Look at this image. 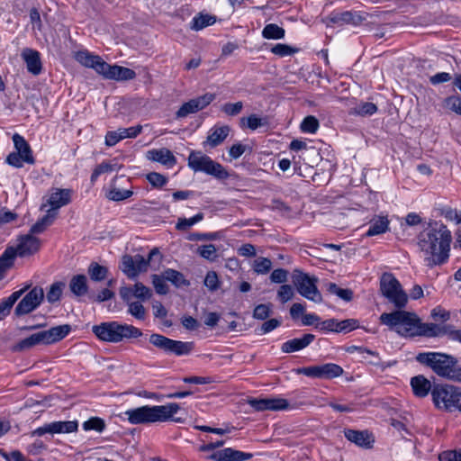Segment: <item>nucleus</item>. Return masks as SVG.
Returning a JSON list of instances; mask_svg holds the SVG:
<instances>
[{
  "mask_svg": "<svg viewBox=\"0 0 461 461\" xmlns=\"http://www.w3.org/2000/svg\"><path fill=\"white\" fill-rule=\"evenodd\" d=\"M417 240L426 266L433 267L447 261L452 234L445 224L429 226L418 235Z\"/></svg>",
  "mask_w": 461,
  "mask_h": 461,
  "instance_id": "obj_1",
  "label": "nucleus"
},
{
  "mask_svg": "<svg viewBox=\"0 0 461 461\" xmlns=\"http://www.w3.org/2000/svg\"><path fill=\"white\" fill-rule=\"evenodd\" d=\"M180 410L176 402H170L166 405H145L125 411L127 420L131 424H147L155 422H165L172 420L176 423H184L185 420L174 415Z\"/></svg>",
  "mask_w": 461,
  "mask_h": 461,
  "instance_id": "obj_2",
  "label": "nucleus"
},
{
  "mask_svg": "<svg viewBox=\"0 0 461 461\" xmlns=\"http://www.w3.org/2000/svg\"><path fill=\"white\" fill-rule=\"evenodd\" d=\"M416 360L431 368L438 376L461 383V366L453 356L440 352H421L416 356Z\"/></svg>",
  "mask_w": 461,
  "mask_h": 461,
  "instance_id": "obj_3",
  "label": "nucleus"
},
{
  "mask_svg": "<svg viewBox=\"0 0 461 461\" xmlns=\"http://www.w3.org/2000/svg\"><path fill=\"white\" fill-rule=\"evenodd\" d=\"M76 59L83 66L95 69L107 79L130 80L136 77V73L132 69L117 65L111 66L101 57L93 55L87 50L77 52Z\"/></svg>",
  "mask_w": 461,
  "mask_h": 461,
  "instance_id": "obj_4",
  "label": "nucleus"
},
{
  "mask_svg": "<svg viewBox=\"0 0 461 461\" xmlns=\"http://www.w3.org/2000/svg\"><path fill=\"white\" fill-rule=\"evenodd\" d=\"M92 331L100 340L110 343H118L124 339H137L142 336V331L139 328L115 321L94 325Z\"/></svg>",
  "mask_w": 461,
  "mask_h": 461,
  "instance_id": "obj_5",
  "label": "nucleus"
},
{
  "mask_svg": "<svg viewBox=\"0 0 461 461\" xmlns=\"http://www.w3.org/2000/svg\"><path fill=\"white\" fill-rule=\"evenodd\" d=\"M382 324L389 327L402 337L413 338L417 330L418 319L416 313L397 310L392 312H384L380 315Z\"/></svg>",
  "mask_w": 461,
  "mask_h": 461,
  "instance_id": "obj_6",
  "label": "nucleus"
},
{
  "mask_svg": "<svg viewBox=\"0 0 461 461\" xmlns=\"http://www.w3.org/2000/svg\"><path fill=\"white\" fill-rule=\"evenodd\" d=\"M68 324L59 325L46 330L32 334L20 340L13 347V351L19 352L30 349L37 345H50L63 339L70 332Z\"/></svg>",
  "mask_w": 461,
  "mask_h": 461,
  "instance_id": "obj_7",
  "label": "nucleus"
},
{
  "mask_svg": "<svg viewBox=\"0 0 461 461\" xmlns=\"http://www.w3.org/2000/svg\"><path fill=\"white\" fill-rule=\"evenodd\" d=\"M436 408L446 411H461V388L451 384H436L431 392Z\"/></svg>",
  "mask_w": 461,
  "mask_h": 461,
  "instance_id": "obj_8",
  "label": "nucleus"
},
{
  "mask_svg": "<svg viewBox=\"0 0 461 461\" xmlns=\"http://www.w3.org/2000/svg\"><path fill=\"white\" fill-rule=\"evenodd\" d=\"M188 167L195 172H204L220 180L227 179L230 176L229 172L222 165L199 151L190 152Z\"/></svg>",
  "mask_w": 461,
  "mask_h": 461,
  "instance_id": "obj_9",
  "label": "nucleus"
},
{
  "mask_svg": "<svg viewBox=\"0 0 461 461\" xmlns=\"http://www.w3.org/2000/svg\"><path fill=\"white\" fill-rule=\"evenodd\" d=\"M380 290L384 297L396 308H403L408 301L406 293L399 281L390 273H384L380 279Z\"/></svg>",
  "mask_w": 461,
  "mask_h": 461,
  "instance_id": "obj_10",
  "label": "nucleus"
},
{
  "mask_svg": "<svg viewBox=\"0 0 461 461\" xmlns=\"http://www.w3.org/2000/svg\"><path fill=\"white\" fill-rule=\"evenodd\" d=\"M149 343L165 353L177 357L189 355L194 348V342L175 340L158 333L149 336Z\"/></svg>",
  "mask_w": 461,
  "mask_h": 461,
  "instance_id": "obj_11",
  "label": "nucleus"
},
{
  "mask_svg": "<svg viewBox=\"0 0 461 461\" xmlns=\"http://www.w3.org/2000/svg\"><path fill=\"white\" fill-rule=\"evenodd\" d=\"M316 277H311L309 275L300 271L294 270L293 274V283L296 287L298 293L308 300L314 303H321L322 296L319 292L316 283Z\"/></svg>",
  "mask_w": 461,
  "mask_h": 461,
  "instance_id": "obj_12",
  "label": "nucleus"
},
{
  "mask_svg": "<svg viewBox=\"0 0 461 461\" xmlns=\"http://www.w3.org/2000/svg\"><path fill=\"white\" fill-rule=\"evenodd\" d=\"M158 254V249L155 248L149 252L148 259L140 254L124 255L122 259V270L129 278H135L140 272L147 270L149 260Z\"/></svg>",
  "mask_w": 461,
  "mask_h": 461,
  "instance_id": "obj_13",
  "label": "nucleus"
},
{
  "mask_svg": "<svg viewBox=\"0 0 461 461\" xmlns=\"http://www.w3.org/2000/svg\"><path fill=\"white\" fill-rule=\"evenodd\" d=\"M299 375L319 379H333L343 375V368L334 363L301 367L296 370Z\"/></svg>",
  "mask_w": 461,
  "mask_h": 461,
  "instance_id": "obj_14",
  "label": "nucleus"
},
{
  "mask_svg": "<svg viewBox=\"0 0 461 461\" xmlns=\"http://www.w3.org/2000/svg\"><path fill=\"white\" fill-rule=\"evenodd\" d=\"M43 298V289L39 286L33 287L16 305L15 314L22 316L32 312L41 303Z\"/></svg>",
  "mask_w": 461,
  "mask_h": 461,
  "instance_id": "obj_15",
  "label": "nucleus"
},
{
  "mask_svg": "<svg viewBox=\"0 0 461 461\" xmlns=\"http://www.w3.org/2000/svg\"><path fill=\"white\" fill-rule=\"evenodd\" d=\"M78 429V423L77 420H65V421H53L45 424L42 427L37 428L32 431L31 435L43 436L46 433L50 434H61V433H71L77 431Z\"/></svg>",
  "mask_w": 461,
  "mask_h": 461,
  "instance_id": "obj_16",
  "label": "nucleus"
},
{
  "mask_svg": "<svg viewBox=\"0 0 461 461\" xmlns=\"http://www.w3.org/2000/svg\"><path fill=\"white\" fill-rule=\"evenodd\" d=\"M455 328L451 325H438L436 323H423L420 319H418L417 330L415 332V337L417 336H424V337H441L447 336L449 339H451V333L455 332Z\"/></svg>",
  "mask_w": 461,
  "mask_h": 461,
  "instance_id": "obj_17",
  "label": "nucleus"
},
{
  "mask_svg": "<svg viewBox=\"0 0 461 461\" xmlns=\"http://www.w3.org/2000/svg\"><path fill=\"white\" fill-rule=\"evenodd\" d=\"M366 19V15L365 13L354 12V11H345L342 13L331 14L327 18V25L329 26L330 23L338 24L339 26H343L345 24H352V25H359Z\"/></svg>",
  "mask_w": 461,
  "mask_h": 461,
  "instance_id": "obj_18",
  "label": "nucleus"
},
{
  "mask_svg": "<svg viewBox=\"0 0 461 461\" xmlns=\"http://www.w3.org/2000/svg\"><path fill=\"white\" fill-rule=\"evenodd\" d=\"M71 194L72 191L70 189H53L50 194L46 203H42L41 209L46 206H50V210H53L57 212L59 208L68 204L71 202Z\"/></svg>",
  "mask_w": 461,
  "mask_h": 461,
  "instance_id": "obj_19",
  "label": "nucleus"
},
{
  "mask_svg": "<svg viewBox=\"0 0 461 461\" xmlns=\"http://www.w3.org/2000/svg\"><path fill=\"white\" fill-rule=\"evenodd\" d=\"M142 131L141 125L130 128H119L116 131H108L105 135V144L109 147L116 145L120 140L126 138H136Z\"/></svg>",
  "mask_w": 461,
  "mask_h": 461,
  "instance_id": "obj_20",
  "label": "nucleus"
},
{
  "mask_svg": "<svg viewBox=\"0 0 461 461\" xmlns=\"http://www.w3.org/2000/svg\"><path fill=\"white\" fill-rule=\"evenodd\" d=\"M344 436L348 441L366 449L372 448L375 442L374 437L367 430L345 429Z\"/></svg>",
  "mask_w": 461,
  "mask_h": 461,
  "instance_id": "obj_21",
  "label": "nucleus"
},
{
  "mask_svg": "<svg viewBox=\"0 0 461 461\" xmlns=\"http://www.w3.org/2000/svg\"><path fill=\"white\" fill-rule=\"evenodd\" d=\"M252 456L250 453L227 447L214 452L210 458L214 461H245L250 459Z\"/></svg>",
  "mask_w": 461,
  "mask_h": 461,
  "instance_id": "obj_22",
  "label": "nucleus"
},
{
  "mask_svg": "<svg viewBox=\"0 0 461 461\" xmlns=\"http://www.w3.org/2000/svg\"><path fill=\"white\" fill-rule=\"evenodd\" d=\"M41 248V240L32 235H26L21 238L20 242L15 249L16 257H27L36 253Z\"/></svg>",
  "mask_w": 461,
  "mask_h": 461,
  "instance_id": "obj_23",
  "label": "nucleus"
},
{
  "mask_svg": "<svg viewBox=\"0 0 461 461\" xmlns=\"http://www.w3.org/2000/svg\"><path fill=\"white\" fill-rule=\"evenodd\" d=\"M22 58L23 59L27 70L34 76L41 74L42 70V65L41 61L40 53L32 49H24L22 52Z\"/></svg>",
  "mask_w": 461,
  "mask_h": 461,
  "instance_id": "obj_24",
  "label": "nucleus"
},
{
  "mask_svg": "<svg viewBox=\"0 0 461 461\" xmlns=\"http://www.w3.org/2000/svg\"><path fill=\"white\" fill-rule=\"evenodd\" d=\"M147 158L151 161L159 162L167 167H173L176 163V158L173 153L166 148L154 149L147 152Z\"/></svg>",
  "mask_w": 461,
  "mask_h": 461,
  "instance_id": "obj_25",
  "label": "nucleus"
},
{
  "mask_svg": "<svg viewBox=\"0 0 461 461\" xmlns=\"http://www.w3.org/2000/svg\"><path fill=\"white\" fill-rule=\"evenodd\" d=\"M315 339L311 333L304 334L302 338H295L283 343L281 349L284 353H293L308 347Z\"/></svg>",
  "mask_w": 461,
  "mask_h": 461,
  "instance_id": "obj_26",
  "label": "nucleus"
},
{
  "mask_svg": "<svg viewBox=\"0 0 461 461\" xmlns=\"http://www.w3.org/2000/svg\"><path fill=\"white\" fill-rule=\"evenodd\" d=\"M230 128L227 125L212 127L207 136L203 145H209L211 148H215L221 144L228 137Z\"/></svg>",
  "mask_w": 461,
  "mask_h": 461,
  "instance_id": "obj_27",
  "label": "nucleus"
},
{
  "mask_svg": "<svg viewBox=\"0 0 461 461\" xmlns=\"http://www.w3.org/2000/svg\"><path fill=\"white\" fill-rule=\"evenodd\" d=\"M13 141L16 152L22 155L23 161L27 164H34L35 160L32 156V149L25 139L20 134L15 133L13 136Z\"/></svg>",
  "mask_w": 461,
  "mask_h": 461,
  "instance_id": "obj_28",
  "label": "nucleus"
},
{
  "mask_svg": "<svg viewBox=\"0 0 461 461\" xmlns=\"http://www.w3.org/2000/svg\"><path fill=\"white\" fill-rule=\"evenodd\" d=\"M411 386L415 396L423 398L432 392L433 387L429 379L423 375H417L411 379Z\"/></svg>",
  "mask_w": 461,
  "mask_h": 461,
  "instance_id": "obj_29",
  "label": "nucleus"
},
{
  "mask_svg": "<svg viewBox=\"0 0 461 461\" xmlns=\"http://www.w3.org/2000/svg\"><path fill=\"white\" fill-rule=\"evenodd\" d=\"M16 250L13 247L7 248L0 256V280L5 278L7 271L14 265Z\"/></svg>",
  "mask_w": 461,
  "mask_h": 461,
  "instance_id": "obj_30",
  "label": "nucleus"
},
{
  "mask_svg": "<svg viewBox=\"0 0 461 461\" xmlns=\"http://www.w3.org/2000/svg\"><path fill=\"white\" fill-rule=\"evenodd\" d=\"M69 289L76 296H83L88 292L87 278L85 275L74 276L69 282Z\"/></svg>",
  "mask_w": 461,
  "mask_h": 461,
  "instance_id": "obj_31",
  "label": "nucleus"
},
{
  "mask_svg": "<svg viewBox=\"0 0 461 461\" xmlns=\"http://www.w3.org/2000/svg\"><path fill=\"white\" fill-rule=\"evenodd\" d=\"M389 228V220L386 216H377L371 220L370 226L366 231V236H375L387 231Z\"/></svg>",
  "mask_w": 461,
  "mask_h": 461,
  "instance_id": "obj_32",
  "label": "nucleus"
},
{
  "mask_svg": "<svg viewBox=\"0 0 461 461\" xmlns=\"http://www.w3.org/2000/svg\"><path fill=\"white\" fill-rule=\"evenodd\" d=\"M26 289L27 287L14 292L9 297H7L0 303V321L5 319L10 313L12 307L22 296V294L25 292Z\"/></svg>",
  "mask_w": 461,
  "mask_h": 461,
  "instance_id": "obj_33",
  "label": "nucleus"
},
{
  "mask_svg": "<svg viewBox=\"0 0 461 461\" xmlns=\"http://www.w3.org/2000/svg\"><path fill=\"white\" fill-rule=\"evenodd\" d=\"M163 273L167 281L172 283L176 287L188 286L190 285V282L177 270L167 268Z\"/></svg>",
  "mask_w": 461,
  "mask_h": 461,
  "instance_id": "obj_34",
  "label": "nucleus"
},
{
  "mask_svg": "<svg viewBox=\"0 0 461 461\" xmlns=\"http://www.w3.org/2000/svg\"><path fill=\"white\" fill-rule=\"evenodd\" d=\"M87 273L92 281L101 282L106 279L108 268L104 266H101L97 262H91L87 268Z\"/></svg>",
  "mask_w": 461,
  "mask_h": 461,
  "instance_id": "obj_35",
  "label": "nucleus"
},
{
  "mask_svg": "<svg viewBox=\"0 0 461 461\" xmlns=\"http://www.w3.org/2000/svg\"><path fill=\"white\" fill-rule=\"evenodd\" d=\"M267 123L266 118H260L257 114H251L249 117H242L240 119V127L249 128L255 131Z\"/></svg>",
  "mask_w": 461,
  "mask_h": 461,
  "instance_id": "obj_36",
  "label": "nucleus"
},
{
  "mask_svg": "<svg viewBox=\"0 0 461 461\" xmlns=\"http://www.w3.org/2000/svg\"><path fill=\"white\" fill-rule=\"evenodd\" d=\"M215 21L216 19L214 16L201 14L193 18L191 29L194 31H200L209 25L213 24Z\"/></svg>",
  "mask_w": 461,
  "mask_h": 461,
  "instance_id": "obj_37",
  "label": "nucleus"
},
{
  "mask_svg": "<svg viewBox=\"0 0 461 461\" xmlns=\"http://www.w3.org/2000/svg\"><path fill=\"white\" fill-rule=\"evenodd\" d=\"M262 36L268 40H280L285 37V30L276 23H269L263 29Z\"/></svg>",
  "mask_w": 461,
  "mask_h": 461,
  "instance_id": "obj_38",
  "label": "nucleus"
},
{
  "mask_svg": "<svg viewBox=\"0 0 461 461\" xmlns=\"http://www.w3.org/2000/svg\"><path fill=\"white\" fill-rule=\"evenodd\" d=\"M197 254L211 262H214L218 258L217 249L213 244L199 246L197 249Z\"/></svg>",
  "mask_w": 461,
  "mask_h": 461,
  "instance_id": "obj_39",
  "label": "nucleus"
},
{
  "mask_svg": "<svg viewBox=\"0 0 461 461\" xmlns=\"http://www.w3.org/2000/svg\"><path fill=\"white\" fill-rule=\"evenodd\" d=\"M64 287L65 283L63 282L53 283L47 292L48 302L50 303L58 302L61 297Z\"/></svg>",
  "mask_w": 461,
  "mask_h": 461,
  "instance_id": "obj_40",
  "label": "nucleus"
},
{
  "mask_svg": "<svg viewBox=\"0 0 461 461\" xmlns=\"http://www.w3.org/2000/svg\"><path fill=\"white\" fill-rule=\"evenodd\" d=\"M327 290L346 302H349L353 298V292L350 289L340 288L335 283H330Z\"/></svg>",
  "mask_w": 461,
  "mask_h": 461,
  "instance_id": "obj_41",
  "label": "nucleus"
},
{
  "mask_svg": "<svg viewBox=\"0 0 461 461\" xmlns=\"http://www.w3.org/2000/svg\"><path fill=\"white\" fill-rule=\"evenodd\" d=\"M272 268V262L267 258H258L253 263V270L258 275L267 274Z\"/></svg>",
  "mask_w": 461,
  "mask_h": 461,
  "instance_id": "obj_42",
  "label": "nucleus"
},
{
  "mask_svg": "<svg viewBox=\"0 0 461 461\" xmlns=\"http://www.w3.org/2000/svg\"><path fill=\"white\" fill-rule=\"evenodd\" d=\"M128 291V289H126ZM129 291H131L132 294L142 301H146L149 299L152 295L151 290L145 286L142 283H136L131 289H129Z\"/></svg>",
  "mask_w": 461,
  "mask_h": 461,
  "instance_id": "obj_43",
  "label": "nucleus"
},
{
  "mask_svg": "<svg viewBox=\"0 0 461 461\" xmlns=\"http://www.w3.org/2000/svg\"><path fill=\"white\" fill-rule=\"evenodd\" d=\"M319 121L315 116H306L301 123V131L306 133H315L319 129Z\"/></svg>",
  "mask_w": 461,
  "mask_h": 461,
  "instance_id": "obj_44",
  "label": "nucleus"
},
{
  "mask_svg": "<svg viewBox=\"0 0 461 461\" xmlns=\"http://www.w3.org/2000/svg\"><path fill=\"white\" fill-rule=\"evenodd\" d=\"M203 219V214L202 212L197 213L196 215H194V217H191L189 219L179 218L178 221H177V223L176 225V228L178 230H186L191 226H193L194 224L199 222Z\"/></svg>",
  "mask_w": 461,
  "mask_h": 461,
  "instance_id": "obj_45",
  "label": "nucleus"
},
{
  "mask_svg": "<svg viewBox=\"0 0 461 461\" xmlns=\"http://www.w3.org/2000/svg\"><path fill=\"white\" fill-rule=\"evenodd\" d=\"M105 428L104 420L98 417H93L83 423L85 430H95L102 432Z\"/></svg>",
  "mask_w": 461,
  "mask_h": 461,
  "instance_id": "obj_46",
  "label": "nucleus"
},
{
  "mask_svg": "<svg viewBox=\"0 0 461 461\" xmlns=\"http://www.w3.org/2000/svg\"><path fill=\"white\" fill-rule=\"evenodd\" d=\"M167 279L164 277V273L161 275L152 276V284L156 292L158 294H167L168 293V286L166 284Z\"/></svg>",
  "mask_w": 461,
  "mask_h": 461,
  "instance_id": "obj_47",
  "label": "nucleus"
},
{
  "mask_svg": "<svg viewBox=\"0 0 461 461\" xmlns=\"http://www.w3.org/2000/svg\"><path fill=\"white\" fill-rule=\"evenodd\" d=\"M376 111H377V107L375 104L366 102V103H362V104H359L358 105H357L353 109V113L361 115V116H366V115H372Z\"/></svg>",
  "mask_w": 461,
  "mask_h": 461,
  "instance_id": "obj_48",
  "label": "nucleus"
},
{
  "mask_svg": "<svg viewBox=\"0 0 461 461\" xmlns=\"http://www.w3.org/2000/svg\"><path fill=\"white\" fill-rule=\"evenodd\" d=\"M128 312L138 320H144L146 318V310L140 302L129 303Z\"/></svg>",
  "mask_w": 461,
  "mask_h": 461,
  "instance_id": "obj_49",
  "label": "nucleus"
},
{
  "mask_svg": "<svg viewBox=\"0 0 461 461\" xmlns=\"http://www.w3.org/2000/svg\"><path fill=\"white\" fill-rule=\"evenodd\" d=\"M197 112H198V110L196 109L194 103L191 99L180 106V108L176 113V117L177 119L185 118L189 114L195 113Z\"/></svg>",
  "mask_w": 461,
  "mask_h": 461,
  "instance_id": "obj_50",
  "label": "nucleus"
},
{
  "mask_svg": "<svg viewBox=\"0 0 461 461\" xmlns=\"http://www.w3.org/2000/svg\"><path fill=\"white\" fill-rule=\"evenodd\" d=\"M215 94L206 93L203 95L193 98L192 100L194 103L196 109L201 111L207 107L215 99Z\"/></svg>",
  "mask_w": 461,
  "mask_h": 461,
  "instance_id": "obj_51",
  "label": "nucleus"
},
{
  "mask_svg": "<svg viewBox=\"0 0 461 461\" xmlns=\"http://www.w3.org/2000/svg\"><path fill=\"white\" fill-rule=\"evenodd\" d=\"M268 411H282L289 407V402L284 398H267Z\"/></svg>",
  "mask_w": 461,
  "mask_h": 461,
  "instance_id": "obj_52",
  "label": "nucleus"
},
{
  "mask_svg": "<svg viewBox=\"0 0 461 461\" xmlns=\"http://www.w3.org/2000/svg\"><path fill=\"white\" fill-rule=\"evenodd\" d=\"M113 170H115V165H112L109 162H102L94 169L91 175V181L95 182L100 175L112 172Z\"/></svg>",
  "mask_w": 461,
  "mask_h": 461,
  "instance_id": "obj_53",
  "label": "nucleus"
},
{
  "mask_svg": "<svg viewBox=\"0 0 461 461\" xmlns=\"http://www.w3.org/2000/svg\"><path fill=\"white\" fill-rule=\"evenodd\" d=\"M147 180L155 188H161L167 183V178L164 175L157 172L148 174Z\"/></svg>",
  "mask_w": 461,
  "mask_h": 461,
  "instance_id": "obj_54",
  "label": "nucleus"
},
{
  "mask_svg": "<svg viewBox=\"0 0 461 461\" xmlns=\"http://www.w3.org/2000/svg\"><path fill=\"white\" fill-rule=\"evenodd\" d=\"M443 105L445 108L459 114L461 109V98L457 95H451L444 99Z\"/></svg>",
  "mask_w": 461,
  "mask_h": 461,
  "instance_id": "obj_55",
  "label": "nucleus"
},
{
  "mask_svg": "<svg viewBox=\"0 0 461 461\" xmlns=\"http://www.w3.org/2000/svg\"><path fill=\"white\" fill-rule=\"evenodd\" d=\"M132 195V191L113 188L109 191L107 197L112 201H122Z\"/></svg>",
  "mask_w": 461,
  "mask_h": 461,
  "instance_id": "obj_56",
  "label": "nucleus"
},
{
  "mask_svg": "<svg viewBox=\"0 0 461 461\" xmlns=\"http://www.w3.org/2000/svg\"><path fill=\"white\" fill-rule=\"evenodd\" d=\"M204 285L211 291L214 292L219 288V277L215 271H209L204 278Z\"/></svg>",
  "mask_w": 461,
  "mask_h": 461,
  "instance_id": "obj_57",
  "label": "nucleus"
},
{
  "mask_svg": "<svg viewBox=\"0 0 461 461\" xmlns=\"http://www.w3.org/2000/svg\"><path fill=\"white\" fill-rule=\"evenodd\" d=\"M243 109V103L242 102H237V103H227L224 104L221 106V111L229 115V116H235L239 114Z\"/></svg>",
  "mask_w": 461,
  "mask_h": 461,
  "instance_id": "obj_58",
  "label": "nucleus"
},
{
  "mask_svg": "<svg viewBox=\"0 0 461 461\" xmlns=\"http://www.w3.org/2000/svg\"><path fill=\"white\" fill-rule=\"evenodd\" d=\"M338 332L347 333L358 328V321L356 319L338 321Z\"/></svg>",
  "mask_w": 461,
  "mask_h": 461,
  "instance_id": "obj_59",
  "label": "nucleus"
},
{
  "mask_svg": "<svg viewBox=\"0 0 461 461\" xmlns=\"http://www.w3.org/2000/svg\"><path fill=\"white\" fill-rule=\"evenodd\" d=\"M296 50L293 49L289 45L277 43L272 49L271 52L279 57H285L294 54Z\"/></svg>",
  "mask_w": 461,
  "mask_h": 461,
  "instance_id": "obj_60",
  "label": "nucleus"
},
{
  "mask_svg": "<svg viewBox=\"0 0 461 461\" xmlns=\"http://www.w3.org/2000/svg\"><path fill=\"white\" fill-rule=\"evenodd\" d=\"M294 290L289 285H282L277 291V297L285 303L294 297Z\"/></svg>",
  "mask_w": 461,
  "mask_h": 461,
  "instance_id": "obj_61",
  "label": "nucleus"
},
{
  "mask_svg": "<svg viewBox=\"0 0 461 461\" xmlns=\"http://www.w3.org/2000/svg\"><path fill=\"white\" fill-rule=\"evenodd\" d=\"M271 312L270 304H258L255 307L253 317L258 320H266Z\"/></svg>",
  "mask_w": 461,
  "mask_h": 461,
  "instance_id": "obj_62",
  "label": "nucleus"
},
{
  "mask_svg": "<svg viewBox=\"0 0 461 461\" xmlns=\"http://www.w3.org/2000/svg\"><path fill=\"white\" fill-rule=\"evenodd\" d=\"M288 278V271L283 268L275 269L270 275V280L276 284H285Z\"/></svg>",
  "mask_w": 461,
  "mask_h": 461,
  "instance_id": "obj_63",
  "label": "nucleus"
},
{
  "mask_svg": "<svg viewBox=\"0 0 461 461\" xmlns=\"http://www.w3.org/2000/svg\"><path fill=\"white\" fill-rule=\"evenodd\" d=\"M439 461H461V449L444 451L438 456Z\"/></svg>",
  "mask_w": 461,
  "mask_h": 461,
  "instance_id": "obj_64",
  "label": "nucleus"
}]
</instances>
